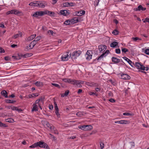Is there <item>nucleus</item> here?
I'll use <instances>...</instances> for the list:
<instances>
[{
  "label": "nucleus",
  "mask_w": 149,
  "mask_h": 149,
  "mask_svg": "<svg viewBox=\"0 0 149 149\" xmlns=\"http://www.w3.org/2000/svg\"><path fill=\"white\" fill-rule=\"evenodd\" d=\"M115 123H119L121 124H126L128 123L129 122V121L122 120L120 121H116Z\"/></svg>",
  "instance_id": "f8f14e48"
},
{
  "label": "nucleus",
  "mask_w": 149,
  "mask_h": 149,
  "mask_svg": "<svg viewBox=\"0 0 149 149\" xmlns=\"http://www.w3.org/2000/svg\"><path fill=\"white\" fill-rule=\"evenodd\" d=\"M70 53V51L67 52L66 53V54H63L62 56L61 57L62 61H67L69 58H70L71 56V53L68 54Z\"/></svg>",
  "instance_id": "f03ea898"
},
{
  "label": "nucleus",
  "mask_w": 149,
  "mask_h": 149,
  "mask_svg": "<svg viewBox=\"0 0 149 149\" xmlns=\"http://www.w3.org/2000/svg\"><path fill=\"white\" fill-rule=\"evenodd\" d=\"M5 121L6 122L9 123H13L14 122V120L12 118L6 119L5 120Z\"/></svg>",
  "instance_id": "c756f323"
},
{
  "label": "nucleus",
  "mask_w": 149,
  "mask_h": 149,
  "mask_svg": "<svg viewBox=\"0 0 149 149\" xmlns=\"http://www.w3.org/2000/svg\"><path fill=\"white\" fill-rule=\"evenodd\" d=\"M0 27L1 28H4L5 27L3 23H1L0 24Z\"/></svg>",
  "instance_id": "338daca9"
},
{
  "label": "nucleus",
  "mask_w": 149,
  "mask_h": 149,
  "mask_svg": "<svg viewBox=\"0 0 149 149\" xmlns=\"http://www.w3.org/2000/svg\"><path fill=\"white\" fill-rule=\"evenodd\" d=\"M118 45V42H113L111 43L110 45V46L111 47H116V46Z\"/></svg>",
  "instance_id": "4be33fe9"
},
{
  "label": "nucleus",
  "mask_w": 149,
  "mask_h": 149,
  "mask_svg": "<svg viewBox=\"0 0 149 149\" xmlns=\"http://www.w3.org/2000/svg\"><path fill=\"white\" fill-rule=\"evenodd\" d=\"M109 52V50H107L106 52L102 54L100 56L98 57L94 61H97V60L98 61L99 60H100L104 57H105Z\"/></svg>",
  "instance_id": "423d86ee"
},
{
  "label": "nucleus",
  "mask_w": 149,
  "mask_h": 149,
  "mask_svg": "<svg viewBox=\"0 0 149 149\" xmlns=\"http://www.w3.org/2000/svg\"><path fill=\"white\" fill-rule=\"evenodd\" d=\"M79 21V20L78 19V17H74L70 20L71 24L76 23L78 22Z\"/></svg>",
  "instance_id": "2eb2a0df"
},
{
  "label": "nucleus",
  "mask_w": 149,
  "mask_h": 149,
  "mask_svg": "<svg viewBox=\"0 0 149 149\" xmlns=\"http://www.w3.org/2000/svg\"><path fill=\"white\" fill-rule=\"evenodd\" d=\"M38 146L37 142L36 143H35L32 145L30 146L29 147V148H35L37 147Z\"/></svg>",
  "instance_id": "473e14b6"
},
{
  "label": "nucleus",
  "mask_w": 149,
  "mask_h": 149,
  "mask_svg": "<svg viewBox=\"0 0 149 149\" xmlns=\"http://www.w3.org/2000/svg\"><path fill=\"white\" fill-rule=\"evenodd\" d=\"M81 54V52L79 50L75 51L72 53V58L74 59L76 58Z\"/></svg>",
  "instance_id": "39448f33"
},
{
  "label": "nucleus",
  "mask_w": 149,
  "mask_h": 149,
  "mask_svg": "<svg viewBox=\"0 0 149 149\" xmlns=\"http://www.w3.org/2000/svg\"><path fill=\"white\" fill-rule=\"evenodd\" d=\"M145 53L147 55H149V49H146L145 50Z\"/></svg>",
  "instance_id": "13d9d810"
},
{
  "label": "nucleus",
  "mask_w": 149,
  "mask_h": 149,
  "mask_svg": "<svg viewBox=\"0 0 149 149\" xmlns=\"http://www.w3.org/2000/svg\"><path fill=\"white\" fill-rule=\"evenodd\" d=\"M47 33L49 35H51L52 36L53 35V32L52 30H49L47 32Z\"/></svg>",
  "instance_id": "de8ad7c7"
},
{
  "label": "nucleus",
  "mask_w": 149,
  "mask_h": 149,
  "mask_svg": "<svg viewBox=\"0 0 149 149\" xmlns=\"http://www.w3.org/2000/svg\"><path fill=\"white\" fill-rule=\"evenodd\" d=\"M42 29L44 31H46L47 30V28L45 26H43L42 27Z\"/></svg>",
  "instance_id": "680f3d73"
},
{
  "label": "nucleus",
  "mask_w": 149,
  "mask_h": 149,
  "mask_svg": "<svg viewBox=\"0 0 149 149\" xmlns=\"http://www.w3.org/2000/svg\"><path fill=\"white\" fill-rule=\"evenodd\" d=\"M70 23H71V22H70V20H66L64 22V24H65L66 25H69Z\"/></svg>",
  "instance_id": "e433bc0d"
},
{
  "label": "nucleus",
  "mask_w": 149,
  "mask_h": 149,
  "mask_svg": "<svg viewBox=\"0 0 149 149\" xmlns=\"http://www.w3.org/2000/svg\"><path fill=\"white\" fill-rule=\"evenodd\" d=\"M63 81L65 82L69 83L71 84H72V83H73L72 82H73V79H63Z\"/></svg>",
  "instance_id": "6ab92c4d"
},
{
  "label": "nucleus",
  "mask_w": 149,
  "mask_h": 149,
  "mask_svg": "<svg viewBox=\"0 0 149 149\" xmlns=\"http://www.w3.org/2000/svg\"><path fill=\"white\" fill-rule=\"evenodd\" d=\"M76 115L78 117H81L82 115H83V114L82 112H79L76 113Z\"/></svg>",
  "instance_id": "79ce46f5"
},
{
  "label": "nucleus",
  "mask_w": 149,
  "mask_h": 149,
  "mask_svg": "<svg viewBox=\"0 0 149 149\" xmlns=\"http://www.w3.org/2000/svg\"><path fill=\"white\" fill-rule=\"evenodd\" d=\"M45 124L50 129L51 131H53V130L55 131L54 127L52 125L50 124L49 122H45Z\"/></svg>",
  "instance_id": "ddd939ff"
},
{
  "label": "nucleus",
  "mask_w": 149,
  "mask_h": 149,
  "mask_svg": "<svg viewBox=\"0 0 149 149\" xmlns=\"http://www.w3.org/2000/svg\"><path fill=\"white\" fill-rule=\"evenodd\" d=\"M141 64L140 63H138V62H136L135 63V65L136 68L138 69H140L141 66Z\"/></svg>",
  "instance_id": "2f4dec72"
},
{
  "label": "nucleus",
  "mask_w": 149,
  "mask_h": 149,
  "mask_svg": "<svg viewBox=\"0 0 149 149\" xmlns=\"http://www.w3.org/2000/svg\"><path fill=\"white\" fill-rule=\"evenodd\" d=\"M123 58L125 61H127L128 63L132 67H133V65L134 64L129 58L126 57H124Z\"/></svg>",
  "instance_id": "4468645a"
},
{
  "label": "nucleus",
  "mask_w": 149,
  "mask_h": 149,
  "mask_svg": "<svg viewBox=\"0 0 149 149\" xmlns=\"http://www.w3.org/2000/svg\"><path fill=\"white\" fill-rule=\"evenodd\" d=\"M60 13L61 14L64 16L68 15L69 13H68L67 10H62L60 11Z\"/></svg>",
  "instance_id": "f3484780"
},
{
  "label": "nucleus",
  "mask_w": 149,
  "mask_h": 149,
  "mask_svg": "<svg viewBox=\"0 0 149 149\" xmlns=\"http://www.w3.org/2000/svg\"><path fill=\"white\" fill-rule=\"evenodd\" d=\"M112 33L114 35H117L118 33V31L117 30H115L112 32Z\"/></svg>",
  "instance_id": "a18cd8bd"
},
{
  "label": "nucleus",
  "mask_w": 149,
  "mask_h": 149,
  "mask_svg": "<svg viewBox=\"0 0 149 149\" xmlns=\"http://www.w3.org/2000/svg\"><path fill=\"white\" fill-rule=\"evenodd\" d=\"M21 13V11H20L17 10H14L13 13L14 14L18 15L19 14Z\"/></svg>",
  "instance_id": "7c9ffc66"
},
{
  "label": "nucleus",
  "mask_w": 149,
  "mask_h": 149,
  "mask_svg": "<svg viewBox=\"0 0 149 149\" xmlns=\"http://www.w3.org/2000/svg\"><path fill=\"white\" fill-rule=\"evenodd\" d=\"M109 101L113 103L115 102L116 100L113 99L111 98L109 100Z\"/></svg>",
  "instance_id": "052dcab7"
},
{
  "label": "nucleus",
  "mask_w": 149,
  "mask_h": 149,
  "mask_svg": "<svg viewBox=\"0 0 149 149\" xmlns=\"http://www.w3.org/2000/svg\"><path fill=\"white\" fill-rule=\"evenodd\" d=\"M33 47H32V45L31 44L27 46L26 47V49H32Z\"/></svg>",
  "instance_id": "49530a36"
},
{
  "label": "nucleus",
  "mask_w": 149,
  "mask_h": 149,
  "mask_svg": "<svg viewBox=\"0 0 149 149\" xmlns=\"http://www.w3.org/2000/svg\"><path fill=\"white\" fill-rule=\"evenodd\" d=\"M123 115L124 116H129L131 115V114L127 112H125L123 113Z\"/></svg>",
  "instance_id": "4d7b16f0"
},
{
  "label": "nucleus",
  "mask_w": 149,
  "mask_h": 149,
  "mask_svg": "<svg viewBox=\"0 0 149 149\" xmlns=\"http://www.w3.org/2000/svg\"><path fill=\"white\" fill-rule=\"evenodd\" d=\"M41 38V37L40 36H37L36 38H35L34 40H36V41L37 42L38 41L40 40Z\"/></svg>",
  "instance_id": "ea45409f"
},
{
  "label": "nucleus",
  "mask_w": 149,
  "mask_h": 149,
  "mask_svg": "<svg viewBox=\"0 0 149 149\" xmlns=\"http://www.w3.org/2000/svg\"><path fill=\"white\" fill-rule=\"evenodd\" d=\"M52 84L55 87H57L59 88H60V86L58 84L55 83H52Z\"/></svg>",
  "instance_id": "8fccbe9b"
},
{
  "label": "nucleus",
  "mask_w": 149,
  "mask_h": 149,
  "mask_svg": "<svg viewBox=\"0 0 149 149\" xmlns=\"http://www.w3.org/2000/svg\"><path fill=\"white\" fill-rule=\"evenodd\" d=\"M146 8L143 7L141 5H140L138 6L137 8H134V10L135 11H139L141 10L144 11L146 10Z\"/></svg>",
  "instance_id": "1a4fd4ad"
},
{
  "label": "nucleus",
  "mask_w": 149,
  "mask_h": 149,
  "mask_svg": "<svg viewBox=\"0 0 149 149\" xmlns=\"http://www.w3.org/2000/svg\"><path fill=\"white\" fill-rule=\"evenodd\" d=\"M54 13L53 12L49 11L48 10L44 11H36L35 12L33 15V16L35 17H38L39 16H42L46 14L48 15L51 16L54 15Z\"/></svg>",
  "instance_id": "f257e3e1"
},
{
  "label": "nucleus",
  "mask_w": 149,
  "mask_h": 149,
  "mask_svg": "<svg viewBox=\"0 0 149 149\" xmlns=\"http://www.w3.org/2000/svg\"><path fill=\"white\" fill-rule=\"evenodd\" d=\"M100 145L101 149H103L104 146V143L102 142H100Z\"/></svg>",
  "instance_id": "603ef678"
},
{
  "label": "nucleus",
  "mask_w": 149,
  "mask_h": 149,
  "mask_svg": "<svg viewBox=\"0 0 149 149\" xmlns=\"http://www.w3.org/2000/svg\"><path fill=\"white\" fill-rule=\"evenodd\" d=\"M92 52L91 51H87L85 55V56L86 59L88 60H90L91 59L92 56Z\"/></svg>",
  "instance_id": "6e6552de"
},
{
  "label": "nucleus",
  "mask_w": 149,
  "mask_h": 149,
  "mask_svg": "<svg viewBox=\"0 0 149 149\" xmlns=\"http://www.w3.org/2000/svg\"><path fill=\"white\" fill-rule=\"evenodd\" d=\"M57 1V0H52L51 3L52 4L54 5L56 3Z\"/></svg>",
  "instance_id": "5fc2aeb1"
},
{
  "label": "nucleus",
  "mask_w": 149,
  "mask_h": 149,
  "mask_svg": "<svg viewBox=\"0 0 149 149\" xmlns=\"http://www.w3.org/2000/svg\"><path fill=\"white\" fill-rule=\"evenodd\" d=\"M76 136H71L70 137V139H74L76 138Z\"/></svg>",
  "instance_id": "774afa93"
},
{
  "label": "nucleus",
  "mask_w": 149,
  "mask_h": 149,
  "mask_svg": "<svg viewBox=\"0 0 149 149\" xmlns=\"http://www.w3.org/2000/svg\"><path fill=\"white\" fill-rule=\"evenodd\" d=\"M37 43V42L36 41V40H34L30 44L32 45V47H33Z\"/></svg>",
  "instance_id": "f704fd0d"
},
{
  "label": "nucleus",
  "mask_w": 149,
  "mask_h": 149,
  "mask_svg": "<svg viewBox=\"0 0 149 149\" xmlns=\"http://www.w3.org/2000/svg\"><path fill=\"white\" fill-rule=\"evenodd\" d=\"M22 32L20 31H19L18 32V33L17 34L13 36V38H16L19 37V36H22Z\"/></svg>",
  "instance_id": "bb28decb"
},
{
  "label": "nucleus",
  "mask_w": 149,
  "mask_h": 149,
  "mask_svg": "<svg viewBox=\"0 0 149 149\" xmlns=\"http://www.w3.org/2000/svg\"><path fill=\"white\" fill-rule=\"evenodd\" d=\"M35 84L38 86H42L43 85V83L42 82L39 81H37L35 82Z\"/></svg>",
  "instance_id": "a878e982"
},
{
  "label": "nucleus",
  "mask_w": 149,
  "mask_h": 149,
  "mask_svg": "<svg viewBox=\"0 0 149 149\" xmlns=\"http://www.w3.org/2000/svg\"><path fill=\"white\" fill-rule=\"evenodd\" d=\"M37 144L38 146H39L40 148H45L46 149H49L47 144L44 142L42 141L37 142Z\"/></svg>",
  "instance_id": "7ed1b4c3"
},
{
  "label": "nucleus",
  "mask_w": 149,
  "mask_h": 149,
  "mask_svg": "<svg viewBox=\"0 0 149 149\" xmlns=\"http://www.w3.org/2000/svg\"><path fill=\"white\" fill-rule=\"evenodd\" d=\"M85 125H86L79 126L78 128L79 129H81L85 131Z\"/></svg>",
  "instance_id": "4c0bfd02"
},
{
  "label": "nucleus",
  "mask_w": 149,
  "mask_h": 149,
  "mask_svg": "<svg viewBox=\"0 0 149 149\" xmlns=\"http://www.w3.org/2000/svg\"><path fill=\"white\" fill-rule=\"evenodd\" d=\"M69 3L68 2H65L62 3V6L63 7H70L69 5Z\"/></svg>",
  "instance_id": "72a5a7b5"
},
{
  "label": "nucleus",
  "mask_w": 149,
  "mask_h": 149,
  "mask_svg": "<svg viewBox=\"0 0 149 149\" xmlns=\"http://www.w3.org/2000/svg\"><path fill=\"white\" fill-rule=\"evenodd\" d=\"M0 127H7V125L4 124L2 123L0 121Z\"/></svg>",
  "instance_id": "c03bdc74"
},
{
  "label": "nucleus",
  "mask_w": 149,
  "mask_h": 149,
  "mask_svg": "<svg viewBox=\"0 0 149 149\" xmlns=\"http://www.w3.org/2000/svg\"><path fill=\"white\" fill-rule=\"evenodd\" d=\"M75 5V3H69V5H70V6H73Z\"/></svg>",
  "instance_id": "0e129e2a"
},
{
  "label": "nucleus",
  "mask_w": 149,
  "mask_h": 149,
  "mask_svg": "<svg viewBox=\"0 0 149 149\" xmlns=\"http://www.w3.org/2000/svg\"><path fill=\"white\" fill-rule=\"evenodd\" d=\"M38 96V95H36V94H33L31 95H30L29 97V98H31L33 97H35Z\"/></svg>",
  "instance_id": "09e8293b"
},
{
  "label": "nucleus",
  "mask_w": 149,
  "mask_h": 149,
  "mask_svg": "<svg viewBox=\"0 0 149 149\" xmlns=\"http://www.w3.org/2000/svg\"><path fill=\"white\" fill-rule=\"evenodd\" d=\"M33 107L32 109V111H38V105L36 104H33Z\"/></svg>",
  "instance_id": "a211bd4d"
},
{
  "label": "nucleus",
  "mask_w": 149,
  "mask_h": 149,
  "mask_svg": "<svg viewBox=\"0 0 149 149\" xmlns=\"http://www.w3.org/2000/svg\"><path fill=\"white\" fill-rule=\"evenodd\" d=\"M6 102L7 103H13L15 102V101L13 100H11L9 99H7L6 100Z\"/></svg>",
  "instance_id": "58836bf2"
},
{
  "label": "nucleus",
  "mask_w": 149,
  "mask_h": 149,
  "mask_svg": "<svg viewBox=\"0 0 149 149\" xmlns=\"http://www.w3.org/2000/svg\"><path fill=\"white\" fill-rule=\"evenodd\" d=\"M55 108V113L58 117L59 114L58 113V107L57 104L56 102H54Z\"/></svg>",
  "instance_id": "dca6fc26"
},
{
  "label": "nucleus",
  "mask_w": 149,
  "mask_h": 149,
  "mask_svg": "<svg viewBox=\"0 0 149 149\" xmlns=\"http://www.w3.org/2000/svg\"><path fill=\"white\" fill-rule=\"evenodd\" d=\"M1 94L4 96L5 97H8L7 93L5 90H3L1 91Z\"/></svg>",
  "instance_id": "393cba45"
},
{
  "label": "nucleus",
  "mask_w": 149,
  "mask_h": 149,
  "mask_svg": "<svg viewBox=\"0 0 149 149\" xmlns=\"http://www.w3.org/2000/svg\"><path fill=\"white\" fill-rule=\"evenodd\" d=\"M20 56H21V57L24 58H27L31 56L29 54H25L23 55L22 54H21L20 55Z\"/></svg>",
  "instance_id": "c85d7f7f"
},
{
  "label": "nucleus",
  "mask_w": 149,
  "mask_h": 149,
  "mask_svg": "<svg viewBox=\"0 0 149 149\" xmlns=\"http://www.w3.org/2000/svg\"><path fill=\"white\" fill-rule=\"evenodd\" d=\"M122 52H124L125 53H126L128 51V49L126 48H123L122 49Z\"/></svg>",
  "instance_id": "3c124183"
},
{
  "label": "nucleus",
  "mask_w": 149,
  "mask_h": 149,
  "mask_svg": "<svg viewBox=\"0 0 149 149\" xmlns=\"http://www.w3.org/2000/svg\"><path fill=\"white\" fill-rule=\"evenodd\" d=\"M85 13V11L84 10H80L78 12L77 14L78 16H80L84 15Z\"/></svg>",
  "instance_id": "b1692460"
},
{
  "label": "nucleus",
  "mask_w": 149,
  "mask_h": 149,
  "mask_svg": "<svg viewBox=\"0 0 149 149\" xmlns=\"http://www.w3.org/2000/svg\"><path fill=\"white\" fill-rule=\"evenodd\" d=\"M69 91L68 90H67L65 92V93H64L65 95V96H67L69 94Z\"/></svg>",
  "instance_id": "6e6d98bb"
},
{
  "label": "nucleus",
  "mask_w": 149,
  "mask_h": 149,
  "mask_svg": "<svg viewBox=\"0 0 149 149\" xmlns=\"http://www.w3.org/2000/svg\"><path fill=\"white\" fill-rule=\"evenodd\" d=\"M121 79L124 80L129 79H130V77L127 74L122 73L121 74Z\"/></svg>",
  "instance_id": "9d476101"
},
{
  "label": "nucleus",
  "mask_w": 149,
  "mask_h": 149,
  "mask_svg": "<svg viewBox=\"0 0 149 149\" xmlns=\"http://www.w3.org/2000/svg\"><path fill=\"white\" fill-rule=\"evenodd\" d=\"M146 69V67H145L143 65H141V68L139 70V71H141L142 72H144V73H146V72L145 71H142L141 70H145Z\"/></svg>",
  "instance_id": "cd10ccee"
},
{
  "label": "nucleus",
  "mask_w": 149,
  "mask_h": 149,
  "mask_svg": "<svg viewBox=\"0 0 149 149\" xmlns=\"http://www.w3.org/2000/svg\"><path fill=\"white\" fill-rule=\"evenodd\" d=\"M143 22L145 23L146 22H148L149 23V18L147 17L145 18V20L143 21Z\"/></svg>",
  "instance_id": "bf43d9fd"
},
{
  "label": "nucleus",
  "mask_w": 149,
  "mask_h": 149,
  "mask_svg": "<svg viewBox=\"0 0 149 149\" xmlns=\"http://www.w3.org/2000/svg\"><path fill=\"white\" fill-rule=\"evenodd\" d=\"M85 128V131H87L92 129L93 127L90 125H86Z\"/></svg>",
  "instance_id": "5701e85b"
},
{
  "label": "nucleus",
  "mask_w": 149,
  "mask_h": 149,
  "mask_svg": "<svg viewBox=\"0 0 149 149\" xmlns=\"http://www.w3.org/2000/svg\"><path fill=\"white\" fill-rule=\"evenodd\" d=\"M36 6H38L40 8H44L45 6L43 1H36Z\"/></svg>",
  "instance_id": "0eeeda50"
},
{
  "label": "nucleus",
  "mask_w": 149,
  "mask_h": 149,
  "mask_svg": "<svg viewBox=\"0 0 149 149\" xmlns=\"http://www.w3.org/2000/svg\"><path fill=\"white\" fill-rule=\"evenodd\" d=\"M72 84L76 85V86L78 87H82L81 84L84 83V81H82L75 80L73 79V82H72Z\"/></svg>",
  "instance_id": "20e7f679"
},
{
  "label": "nucleus",
  "mask_w": 149,
  "mask_h": 149,
  "mask_svg": "<svg viewBox=\"0 0 149 149\" xmlns=\"http://www.w3.org/2000/svg\"><path fill=\"white\" fill-rule=\"evenodd\" d=\"M36 1H33V2H31L29 3V5L31 6H36Z\"/></svg>",
  "instance_id": "a19ab883"
},
{
  "label": "nucleus",
  "mask_w": 149,
  "mask_h": 149,
  "mask_svg": "<svg viewBox=\"0 0 149 149\" xmlns=\"http://www.w3.org/2000/svg\"><path fill=\"white\" fill-rule=\"evenodd\" d=\"M112 61L115 63H118L120 61V59L117 58L115 57H113L112 58Z\"/></svg>",
  "instance_id": "aec40b11"
},
{
  "label": "nucleus",
  "mask_w": 149,
  "mask_h": 149,
  "mask_svg": "<svg viewBox=\"0 0 149 149\" xmlns=\"http://www.w3.org/2000/svg\"><path fill=\"white\" fill-rule=\"evenodd\" d=\"M36 36V34H33L31 35V36H29L28 38H27V41H30L33 40L34 38H35Z\"/></svg>",
  "instance_id": "412c9836"
},
{
  "label": "nucleus",
  "mask_w": 149,
  "mask_h": 149,
  "mask_svg": "<svg viewBox=\"0 0 149 149\" xmlns=\"http://www.w3.org/2000/svg\"><path fill=\"white\" fill-rule=\"evenodd\" d=\"M101 0H96L94 1L95 5V6H97L99 2H100Z\"/></svg>",
  "instance_id": "37998d69"
},
{
  "label": "nucleus",
  "mask_w": 149,
  "mask_h": 149,
  "mask_svg": "<svg viewBox=\"0 0 149 149\" xmlns=\"http://www.w3.org/2000/svg\"><path fill=\"white\" fill-rule=\"evenodd\" d=\"M10 107L11 109H12L13 110H17V109H16V107H14V106H12Z\"/></svg>",
  "instance_id": "69168bd1"
},
{
  "label": "nucleus",
  "mask_w": 149,
  "mask_h": 149,
  "mask_svg": "<svg viewBox=\"0 0 149 149\" xmlns=\"http://www.w3.org/2000/svg\"><path fill=\"white\" fill-rule=\"evenodd\" d=\"M115 52L116 53L119 54L120 53V50L119 49H116Z\"/></svg>",
  "instance_id": "864d4df0"
},
{
  "label": "nucleus",
  "mask_w": 149,
  "mask_h": 149,
  "mask_svg": "<svg viewBox=\"0 0 149 149\" xmlns=\"http://www.w3.org/2000/svg\"><path fill=\"white\" fill-rule=\"evenodd\" d=\"M5 52V51L2 48L0 47V53H3Z\"/></svg>",
  "instance_id": "e2e57ef3"
},
{
  "label": "nucleus",
  "mask_w": 149,
  "mask_h": 149,
  "mask_svg": "<svg viewBox=\"0 0 149 149\" xmlns=\"http://www.w3.org/2000/svg\"><path fill=\"white\" fill-rule=\"evenodd\" d=\"M98 48L100 52L104 51L107 49V46L105 45H100L98 46Z\"/></svg>",
  "instance_id": "9b49d317"
},
{
  "label": "nucleus",
  "mask_w": 149,
  "mask_h": 149,
  "mask_svg": "<svg viewBox=\"0 0 149 149\" xmlns=\"http://www.w3.org/2000/svg\"><path fill=\"white\" fill-rule=\"evenodd\" d=\"M132 40L133 41H134L135 42H136L137 40H141V39L140 38L137 37H135V38H132Z\"/></svg>",
  "instance_id": "c9c22d12"
}]
</instances>
